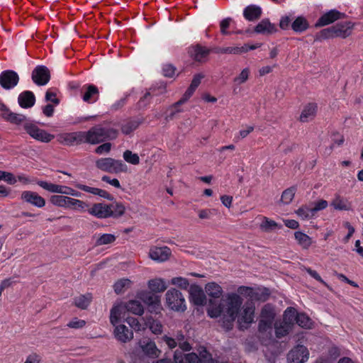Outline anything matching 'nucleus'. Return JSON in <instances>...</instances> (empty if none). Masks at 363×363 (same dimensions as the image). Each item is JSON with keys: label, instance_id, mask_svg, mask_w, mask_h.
Wrapping results in <instances>:
<instances>
[{"label": "nucleus", "instance_id": "1", "mask_svg": "<svg viewBox=\"0 0 363 363\" xmlns=\"http://www.w3.org/2000/svg\"><path fill=\"white\" fill-rule=\"evenodd\" d=\"M87 211L90 215L98 218H118L124 215L125 207L121 202L114 200L110 204L95 203Z\"/></svg>", "mask_w": 363, "mask_h": 363}, {"label": "nucleus", "instance_id": "2", "mask_svg": "<svg viewBox=\"0 0 363 363\" xmlns=\"http://www.w3.org/2000/svg\"><path fill=\"white\" fill-rule=\"evenodd\" d=\"M86 132V143L96 145L117 138L118 130L113 128L96 125Z\"/></svg>", "mask_w": 363, "mask_h": 363}, {"label": "nucleus", "instance_id": "3", "mask_svg": "<svg viewBox=\"0 0 363 363\" xmlns=\"http://www.w3.org/2000/svg\"><path fill=\"white\" fill-rule=\"evenodd\" d=\"M123 309L138 315H142L144 313V308L138 300H130L124 304L115 306L110 313V322L113 325L118 323Z\"/></svg>", "mask_w": 363, "mask_h": 363}, {"label": "nucleus", "instance_id": "4", "mask_svg": "<svg viewBox=\"0 0 363 363\" xmlns=\"http://www.w3.org/2000/svg\"><path fill=\"white\" fill-rule=\"evenodd\" d=\"M238 292L249 299L247 301H259L265 302L270 296L271 292L268 288L258 287L252 288L250 286H241L238 287Z\"/></svg>", "mask_w": 363, "mask_h": 363}, {"label": "nucleus", "instance_id": "5", "mask_svg": "<svg viewBox=\"0 0 363 363\" xmlns=\"http://www.w3.org/2000/svg\"><path fill=\"white\" fill-rule=\"evenodd\" d=\"M166 305L172 311L184 312L186 310V301L182 293L174 289H169L165 294Z\"/></svg>", "mask_w": 363, "mask_h": 363}, {"label": "nucleus", "instance_id": "6", "mask_svg": "<svg viewBox=\"0 0 363 363\" xmlns=\"http://www.w3.org/2000/svg\"><path fill=\"white\" fill-rule=\"evenodd\" d=\"M96 167L108 173L118 174L127 172V165L122 160L111 157L101 158L96 161Z\"/></svg>", "mask_w": 363, "mask_h": 363}, {"label": "nucleus", "instance_id": "7", "mask_svg": "<svg viewBox=\"0 0 363 363\" xmlns=\"http://www.w3.org/2000/svg\"><path fill=\"white\" fill-rule=\"evenodd\" d=\"M137 298L147 306L150 313L155 314L160 313L162 310L160 296L152 291L144 290L138 292Z\"/></svg>", "mask_w": 363, "mask_h": 363}, {"label": "nucleus", "instance_id": "8", "mask_svg": "<svg viewBox=\"0 0 363 363\" xmlns=\"http://www.w3.org/2000/svg\"><path fill=\"white\" fill-rule=\"evenodd\" d=\"M23 129L32 138L41 143H48L55 138L54 135L40 128L32 121L26 122L23 124Z\"/></svg>", "mask_w": 363, "mask_h": 363}, {"label": "nucleus", "instance_id": "9", "mask_svg": "<svg viewBox=\"0 0 363 363\" xmlns=\"http://www.w3.org/2000/svg\"><path fill=\"white\" fill-rule=\"evenodd\" d=\"M57 141L62 145L68 146L86 143V132L77 131L62 133L57 136Z\"/></svg>", "mask_w": 363, "mask_h": 363}, {"label": "nucleus", "instance_id": "10", "mask_svg": "<svg viewBox=\"0 0 363 363\" xmlns=\"http://www.w3.org/2000/svg\"><path fill=\"white\" fill-rule=\"evenodd\" d=\"M255 306V303L246 301L243 311L241 315L238 317V324L240 330H244L247 329L254 321Z\"/></svg>", "mask_w": 363, "mask_h": 363}, {"label": "nucleus", "instance_id": "11", "mask_svg": "<svg viewBox=\"0 0 363 363\" xmlns=\"http://www.w3.org/2000/svg\"><path fill=\"white\" fill-rule=\"evenodd\" d=\"M225 302L226 307H224L225 313L230 315L238 316L243 302V300L240 296L236 293L228 294Z\"/></svg>", "mask_w": 363, "mask_h": 363}, {"label": "nucleus", "instance_id": "12", "mask_svg": "<svg viewBox=\"0 0 363 363\" xmlns=\"http://www.w3.org/2000/svg\"><path fill=\"white\" fill-rule=\"evenodd\" d=\"M31 78L38 86L47 84L50 79V72L45 65H38L32 72Z\"/></svg>", "mask_w": 363, "mask_h": 363}, {"label": "nucleus", "instance_id": "13", "mask_svg": "<svg viewBox=\"0 0 363 363\" xmlns=\"http://www.w3.org/2000/svg\"><path fill=\"white\" fill-rule=\"evenodd\" d=\"M309 357V352L303 345H297L287 354L289 363H304Z\"/></svg>", "mask_w": 363, "mask_h": 363}, {"label": "nucleus", "instance_id": "14", "mask_svg": "<svg viewBox=\"0 0 363 363\" xmlns=\"http://www.w3.org/2000/svg\"><path fill=\"white\" fill-rule=\"evenodd\" d=\"M19 82V76L13 70L7 69L0 74V85L6 90L15 87Z\"/></svg>", "mask_w": 363, "mask_h": 363}, {"label": "nucleus", "instance_id": "15", "mask_svg": "<svg viewBox=\"0 0 363 363\" xmlns=\"http://www.w3.org/2000/svg\"><path fill=\"white\" fill-rule=\"evenodd\" d=\"M345 16V13H341L336 9H331L322 15L315 23V28H320L328 26L335 21L342 19Z\"/></svg>", "mask_w": 363, "mask_h": 363}, {"label": "nucleus", "instance_id": "16", "mask_svg": "<svg viewBox=\"0 0 363 363\" xmlns=\"http://www.w3.org/2000/svg\"><path fill=\"white\" fill-rule=\"evenodd\" d=\"M189 300L195 306H201L206 303V296L203 289L197 284H191L189 288Z\"/></svg>", "mask_w": 363, "mask_h": 363}, {"label": "nucleus", "instance_id": "17", "mask_svg": "<svg viewBox=\"0 0 363 363\" xmlns=\"http://www.w3.org/2000/svg\"><path fill=\"white\" fill-rule=\"evenodd\" d=\"M21 199L23 202L30 204L37 208H43L45 206V200L37 192L32 191H24L21 194Z\"/></svg>", "mask_w": 363, "mask_h": 363}, {"label": "nucleus", "instance_id": "18", "mask_svg": "<svg viewBox=\"0 0 363 363\" xmlns=\"http://www.w3.org/2000/svg\"><path fill=\"white\" fill-rule=\"evenodd\" d=\"M172 251L167 247H152L150 249L149 257L154 261L163 262L169 259Z\"/></svg>", "mask_w": 363, "mask_h": 363}, {"label": "nucleus", "instance_id": "19", "mask_svg": "<svg viewBox=\"0 0 363 363\" xmlns=\"http://www.w3.org/2000/svg\"><path fill=\"white\" fill-rule=\"evenodd\" d=\"M278 31L276 26L269 18L262 19L255 28L253 33L269 35Z\"/></svg>", "mask_w": 363, "mask_h": 363}, {"label": "nucleus", "instance_id": "20", "mask_svg": "<svg viewBox=\"0 0 363 363\" xmlns=\"http://www.w3.org/2000/svg\"><path fill=\"white\" fill-rule=\"evenodd\" d=\"M114 335L116 338L121 342H127L133 338L132 330L128 329L125 325L117 324L115 325Z\"/></svg>", "mask_w": 363, "mask_h": 363}, {"label": "nucleus", "instance_id": "21", "mask_svg": "<svg viewBox=\"0 0 363 363\" xmlns=\"http://www.w3.org/2000/svg\"><path fill=\"white\" fill-rule=\"evenodd\" d=\"M211 52V49H208L206 47H203L200 45H196V46L191 47L189 48V53L190 56L197 62H204L209 53Z\"/></svg>", "mask_w": 363, "mask_h": 363}, {"label": "nucleus", "instance_id": "22", "mask_svg": "<svg viewBox=\"0 0 363 363\" xmlns=\"http://www.w3.org/2000/svg\"><path fill=\"white\" fill-rule=\"evenodd\" d=\"M354 23L351 21H344L337 23L334 26L337 38H346L352 33Z\"/></svg>", "mask_w": 363, "mask_h": 363}, {"label": "nucleus", "instance_id": "23", "mask_svg": "<svg viewBox=\"0 0 363 363\" xmlns=\"http://www.w3.org/2000/svg\"><path fill=\"white\" fill-rule=\"evenodd\" d=\"M75 187L78 189H80L82 191H84L85 192H88L90 194H92L94 195H98L100 197L106 199L108 201H114V197L109 194L108 191L101 189L99 188H94V187H90L84 184H75Z\"/></svg>", "mask_w": 363, "mask_h": 363}, {"label": "nucleus", "instance_id": "24", "mask_svg": "<svg viewBox=\"0 0 363 363\" xmlns=\"http://www.w3.org/2000/svg\"><path fill=\"white\" fill-rule=\"evenodd\" d=\"M140 346L143 352L149 357L157 358L160 354V350L157 349L155 342L147 339L140 341Z\"/></svg>", "mask_w": 363, "mask_h": 363}, {"label": "nucleus", "instance_id": "25", "mask_svg": "<svg viewBox=\"0 0 363 363\" xmlns=\"http://www.w3.org/2000/svg\"><path fill=\"white\" fill-rule=\"evenodd\" d=\"M262 13V8L255 4L246 6L243 11V16L248 21H255L259 19Z\"/></svg>", "mask_w": 363, "mask_h": 363}, {"label": "nucleus", "instance_id": "26", "mask_svg": "<svg viewBox=\"0 0 363 363\" xmlns=\"http://www.w3.org/2000/svg\"><path fill=\"white\" fill-rule=\"evenodd\" d=\"M19 106L23 108H29L34 106L35 96L31 91H24L18 97Z\"/></svg>", "mask_w": 363, "mask_h": 363}, {"label": "nucleus", "instance_id": "27", "mask_svg": "<svg viewBox=\"0 0 363 363\" xmlns=\"http://www.w3.org/2000/svg\"><path fill=\"white\" fill-rule=\"evenodd\" d=\"M84 88L86 89L85 92L82 95V99L84 101L92 104L99 99V91L95 85L86 84Z\"/></svg>", "mask_w": 363, "mask_h": 363}, {"label": "nucleus", "instance_id": "28", "mask_svg": "<svg viewBox=\"0 0 363 363\" xmlns=\"http://www.w3.org/2000/svg\"><path fill=\"white\" fill-rule=\"evenodd\" d=\"M308 28L309 23L307 19L303 16L296 17L291 23V29L298 33L306 31Z\"/></svg>", "mask_w": 363, "mask_h": 363}, {"label": "nucleus", "instance_id": "29", "mask_svg": "<svg viewBox=\"0 0 363 363\" xmlns=\"http://www.w3.org/2000/svg\"><path fill=\"white\" fill-rule=\"evenodd\" d=\"M206 293L213 298H219L223 295L222 287L216 282H209L205 286Z\"/></svg>", "mask_w": 363, "mask_h": 363}, {"label": "nucleus", "instance_id": "30", "mask_svg": "<svg viewBox=\"0 0 363 363\" xmlns=\"http://www.w3.org/2000/svg\"><path fill=\"white\" fill-rule=\"evenodd\" d=\"M331 206L335 210L338 211H350L352 210L351 203L347 199L340 196H337L332 201Z\"/></svg>", "mask_w": 363, "mask_h": 363}, {"label": "nucleus", "instance_id": "31", "mask_svg": "<svg viewBox=\"0 0 363 363\" xmlns=\"http://www.w3.org/2000/svg\"><path fill=\"white\" fill-rule=\"evenodd\" d=\"M337 38L334 26L322 29L317 33L314 38L315 42H321L323 40Z\"/></svg>", "mask_w": 363, "mask_h": 363}, {"label": "nucleus", "instance_id": "32", "mask_svg": "<svg viewBox=\"0 0 363 363\" xmlns=\"http://www.w3.org/2000/svg\"><path fill=\"white\" fill-rule=\"evenodd\" d=\"M298 315L297 311L294 307H288L284 313L282 321L292 328L296 323Z\"/></svg>", "mask_w": 363, "mask_h": 363}, {"label": "nucleus", "instance_id": "33", "mask_svg": "<svg viewBox=\"0 0 363 363\" xmlns=\"http://www.w3.org/2000/svg\"><path fill=\"white\" fill-rule=\"evenodd\" d=\"M317 107V104L315 103H310L306 105L301 112L300 121L301 122H307L309 118L315 116Z\"/></svg>", "mask_w": 363, "mask_h": 363}, {"label": "nucleus", "instance_id": "34", "mask_svg": "<svg viewBox=\"0 0 363 363\" xmlns=\"http://www.w3.org/2000/svg\"><path fill=\"white\" fill-rule=\"evenodd\" d=\"M148 287L150 291L156 294L164 291L167 286L163 279H154L148 281Z\"/></svg>", "mask_w": 363, "mask_h": 363}, {"label": "nucleus", "instance_id": "35", "mask_svg": "<svg viewBox=\"0 0 363 363\" xmlns=\"http://www.w3.org/2000/svg\"><path fill=\"white\" fill-rule=\"evenodd\" d=\"M142 122L140 119H130L121 125V131L125 135H129L136 130Z\"/></svg>", "mask_w": 363, "mask_h": 363}, {"label": "nucleus", "instance_id": "36", "mask_svg": "<svg viewBox=\"0 0 363 363\" xmlns=\"http://www.w3.org/2000/svg\"><path fill=\"white\" fill-rule=\"evenodd\" d=\"M37 184L42 187L43 189L52 192V193H59L63 194V191L65 189V186L58 185L52 183L48 182L46 181H38Z\"/></svg>", "mask_w": 363, "mask_h": 363}, {"label": "nucleus", "instance_id": "37", "mask_svg": "<svg viewBox=\"0 0 363 363\" xmlns=\"http://www.w3.org/2000/svg\"><path fill=\"white\" fill-rule=\"evenodd\" d=\"M294 237L298 245H300L303 249H308L312 244L311 238L301 231L295 232Z\"/></svg>", "mask_w": 363, "mask_h": 363}, {"label": "nucleus", "instance_id": "38", "mask_svg": "<svg viewBox=\"0 0 363 363\" xmlns=\"http://www.w3.org/2000/svg\"><path fill=\"white\" fill-rule=\"evenodd\" d=\"M274 329L276 337L277 338H281L289 334V331L291 330V327L286 323L281 321L279 323H275Z\"/></svg>", "mask_w": 363, "mask_h": 363}, {"label": "nucleus", "instance_id": "39", "mask_svg": "<svg viewBox=\"0 0 363 363\" xmlns=\"http://www.w3.org/2000/svg\"><path fill=\"white\" fill-rule=\"evenodd\" d=\"M132 281L127 278L118 279L113 285V289L116 294L123 293L125 289L130 287Z\"/></svg>", "mask_w": 363, "mask_h": 363}, {"label": "nucleus", "instance_id": "40", "mask_svg": "<svg viewBox=\"0 0 363 363\" xmlns=\"http://www.w3.org/2000/svg\"><path fill=\"white\" fill-rule=\"evenodd\" d=\"M4 118L11 123L20 125L26 120L25 115L18 114L9 111L6 115L4 116Z\"/></svg>", "mask_w": 363, "mask_h": 363}, {"label": "nucleus", "instance_id": "41", "mask_svg": "<svg viewBox=\"0 0 363 363\" xmlns=\"http://www.w3.org/2000/svg\"><path fill=\"white\" fill-rule=\"evenodd\" d=\"M277 228H281V225H279L274 220H270L267 217H264L263 220L260 224V229L266 233L272 232Z\"/></svg>", "mask_w": 363, "mask_h": 363}, {"label": "nucleus", "instance_id": "42", "mask_svg": "<svg viewBox=\"0 0 363 363\" xmlns=\"http://www.w3.org/2000/svg\"><path fill=\"white\" fill-rule=\"evenodd\" d=\"M260 317L264 320L274 321L275 313L273 306L269 303L264 305L261 310Z\"/></svg>", "mask_w": 363, "mask_h": 363}, {"label": "nucleus", "instance_id": "43", "mask_svg": "<svg viewBox=\"0 0 363 363\" xmlns=\"http://www.w3.org/2000/svg\"><path fill=\"white\" fill-rule=\"evenodd\" d=\"M91 301V294L80 295L74 298V305L81 309H86Z\"/></svg>", "mask_w": 363, "mask_h": 363}, {"label": "nucleus", "instance_id": "44", "mask_svg": "<svg viewBox=\"0 0 363 363\" xmlns=\"http://www.w3.org/2000/svg\"><path fill=\"white\" fill-rule=\"evenodd\" d=\"M209 304L211 306H213L215 304V307L212 308L211 309L208 310V315L211 318H218L220 316L224 311V305L221 303L216 305V303L210 299L209 300Z\"/></svg>", "mask_w": 363, "mask_h": 363}, {"label": "nucleus", "instance_id": "45", "mask_svg": "<svg viewBox=\"0 0 363 363\" xmlns=\"http://www.w3.org/2000/svg\"><path fill=\"white\" fill-rule=\"evenodd\" d=\"M181 105H177V102L170 106L166 113L165 121H169L174 119L177 115L182 111V110L179 108Z\"/></svg>", "mask_w": 363, "mask_h": 363}, {"label": "nucleus", "instance_id": "46", "mask_svg": "<svg viewBox=\"0 0 363 363\" xmlns=\"http://www.w3.org/2000/svg\"><path fill=\"white\" fill-rule=\"evenodd\" d=\"M296 191V186H291L284 190L281 196V201L284 204H289L294 197Z\"/></svg>", "mask_w": 363, "mask_h": 363}, {"label": "nucleus", "instance_id": "47", "mask_svg": "<svg viewBox=\"0 0 363 363\" xmlns=\"http://www.w3.org/2000/svg\"><path fill=\"white\" fill-rule=\"evenodd\" d=\"M300 327L303 328H311L313 322L311 319L305 313H298L296 323Z\"/></svg>", "mask_w": 363, "mask_h": 363}, {"label": "nucleus", "instance_id": "48", "mask_svg": "<svg viewBox=\"0 0 363 363\" xmlns=\"http://www.w3.org/2000/svg\"><path fill=\"white\" fill-rule=\"evenodd\" d=\"M116 239V238L114 235L104 233L97 238V240H96L95 245L101 246L104 245L111 244L115 242Z\"/></svg>", "mask_w": 363, "mask_h": 363}, {"label": "nucleus", "instance_id": "49", "mask_svg": "<svg viewBox=\"0 0 363 363\" xmlns=\"http://www.w3.org/2000/svg\"><path fill=\"white\" fill-rule=\"evenodd\" d=\"M124 160L132 164H138L140 163V157L136 153H133L130 150H125L123 152Z\"/></svg>", "mask_w": 363, "mask_h": 363}, {"label": "nucleus", "instance_id": "50", "mask_svg": "<svg viewBox=\"0 0 363 363\" xmlns=\"http://www.w3.org/2000/svg\"><path fill=\"white\" fill-rule=\"evenodd\" d=\"M149 328L152 331V333L155 335H160L162 333V323L155 319L148 320Z\"/></svg>", "mask_w": 363, "mask_h": 363}, {"label": "nucleus", "instance_id": "51", "mask_svg": "<svg viewBox=\"0 0 363 363\" xmlns=\"http://www.w3.org/2000/svg\"><path fill=\"white\" fill-rule=\"evenodd\" d=\"M296 213L303 220L308 219L314 216L312 215L311 208L307 207L306 206H302L300 207L298 210L296 211Z\"/></svg>", "mask_w": 363, "mask_h": 363}, {"label": "nucleus", "instance_id": "52", "mask_svg": "<svg viewBox=\"0 0 363 363\" xmlns=\"http://www.w3.org/2000/svg\"><path fill=\"white\" fill-rule=\"evenodd\" d=\"M171 284L185 290H186L189 286V280L182 277L172 278Z\"/></svg>", "mask_w": 363, "mask_h": 363}, {"label": "nucleus", "instance_id": "53", "mask_svg": "<svg viewBox=\"0 0 363 363\" xmlns=\"http://www.w3.org/2000/svg\"><path fill=\"white\" fill-rule=\"evenodd\" d=\"M154 94H152L150 91L146 92L143 96H142L138 102L137 103V107L139 109L145 108L147 106L148 104H150L151 101L152 96Z\"/></svg>", "mask_w": 363, "mask_h": 363}, {"label": "nucleus", "instance_id": "54", "mask_svg": "<svg viewBox=\"0 0 363 363\" xmlns=\"http://www.w3.org/2000/svg\"><path fill=\"white\" fill-rule=\"evenodd\" d=\"M238 316L236 315H228L227 313L224 315L223 318V327L225 328L227 330H230L233 328V323L235 320L236 318Z\"/></svg>", "mask_w": 363, "mask_h": 363}, {"label": "nucleus", "instance_id": "55", "mask_svg": "<svg viewBox=\"0 0 363 363\" xmlns=\"http://www.w3.org/2000/svg\"><path fill=\"white\" fill-rule=\"evenodd\" d=\"M196 89V87L192 86L190 84V86L188 87L185 93L183 94L182 98L177 101V105H182L184 103H186L189 99L193 95L194 92Z\"/></svg>", "mask_w": 363, "mask_h": 363}, {"label": "nucleus", "instance_id": "56", "mask_svg": "<svg viewBox=\"0 0 363 363\" xmlns=\"http://www.w3.org/2000/svg\"><path fill=\"white\" fill-rule=\"evenodd\" d=\"M196 89V87L192 86L190 84V86L188 87L185 93L183 94L182 98L177 101V105H182L184 103H186L189 99L193 95L194 92Z\"/></svg>", "mask_w": 363, "mask_h": 363}, {"label": "nucleus", "instance_id": "57", "mask_svg": "<svg viewBox=\"0 0 363 363\" xmlns=\"http://www.w3.org/2000/svg\"><path fill=\"white\" fill-rule=\"evenodd\" d=\"M66 196L63 195H53L50 196V202L57 206L62 207L65 206Z\"/></svg>", "mask_w": 363, "mask_h": 363}, {"label": "nucleus", "instance_id": "58", "mask_svg": "<svg viewBox=\"0 0 363 363\" xmlns=\"http://www.w3.org/2000/svg\"><path fill=\"white\" fill-rule=\"evenodd\" d=\"M293 22V18L291 16H281L279 21V27L282 30H288L290 26L291 27V23Z\"/></svg>", "mask_w": 363, "mask_h": 363}, {"label": "nucleus", "instance_id": "59", "mask_svg": "<svg viewBox=\"0 0 363 363\" xmlns=\"http://www.w3.org/2000/svg\"><path fill=\"white\" fill-rule=\"evenodd\" d=\"M176 67L172 64H166L162 67V74L165 77L172 78L175 74Z\"/></svg>", "mask_w": 363, "mask_h": 363}, {"label": "nucleus", "instance_id": "60", "mask_svg": "<svg viewBox=\"0 0 363 363\" xmlns=\"http://www.w3.org/2000/svg\"><path fill=\"white\" fill-rule=\"evenodd\" d=\"M305 270L306 272L311 277H313V279H315L316 281H318V282L321 283L322 284H323L325 286H326L327 288L328 289H330L329 285L325 282L324 281L322 278L320 277V276L318 274V273L315 271V270H313L309 267H306L305 268Z\"/></svg>", "mask_w": 363, "mask_h": 363}, {"label": "nucleus", "instance_id": "61", "mask_svg": "<svg viewBox=\"0 0 363 363\" xmlns=\"http://www.w3.org/2000/svg\"><path fill=\"white\" fill-rule=\"evenodd\" d=\"M85 325V320L74 318L67 323V326L70 328L79 329L83 328Z\"/></svg>", "mask_w": 363, "mask_h": 363}, {"label": "nucleus", "instance_id": "62", "mask_svg": "<svg viewBox=\"0 0 363 363\" xmlns=\"http://www.w3.org/2000/svg\"><path fill=\"white\" fill-rule=\"evenodd\" d=\"M328 206V201L324 199H320L315 203L314 207L311 208L312 215L316 212L326 208Z\"/></svg>", "mask_w": 363, "mask_h": 363}, {"label": "nucleus", "instance_id": "63", "mask_svg": "<svg viewBox=\"0 0 363 363\" xmlns=\"http://www.w3.org/2000/svg\"><path fill=\"white\" fill-rule=\"evenodd\" d=\"M273 321L261 318L258 323V330L259 332H266L272 328Z\"/></svg>", "mask_w": 363, "mask_h": 363}, {"label": "nucleus", "instance_id": "64", "mask_svg": "<svg viewBox=\"0 0 363 363\" xmlns=\"http://www.w3.org/2000/svg\"><path fill=\"white\" fill-rule=\"evenodd\" d=\"M249 74L250 69L248 68L243 69L239 76L234 79V82H238L239 84L245 82L249 77Z\"/></svg>", "mask_w": 363, "mask_h": 363}]
</instances>
